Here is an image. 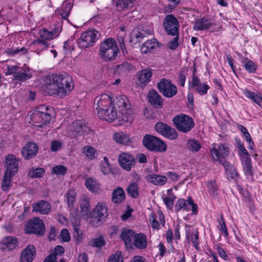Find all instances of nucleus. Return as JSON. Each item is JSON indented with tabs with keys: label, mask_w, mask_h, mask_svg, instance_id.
<instances>
[{
	"label": "nucleus",
	"mask_w": 262,
	"mask_h": 262,
	"mask_svg": "<svg viewBox=\"0 0 262 262\" xmlns=\"http://www.w3.org/2000/svg\"><path fill=\"white\" fill-rule=\"evenodd\" d=\"M112 103V99L108 95L102 94L97 96L94 99V104H97L96 109L97 111L98 115L101 111H104L111 106Z\"/></svg>",
	"instance_id": "nucleus-15"
},
{
	"label": "nucleus",
	"mask_w": 262,
	"mask_h": 262,
	"mask_svg": "<svg viewBox=\"0 0 262 262\" xmlns=\"http://www.w3.org/2000/svg\"><path fill=\"white\" fill-rule=\"evenodd\" d=\"M45 172L43 168H36L29 172V175L32 178H42Z\"/></svg>",
	"instance_id": "nucleus-56"
},
{
	"label": "nucleus",
	"mask_w": 262,
	"mask_h": 262,
	"mask_svg": "<svg viewBox=\"0 0 262 262\" xmlns=\"http://www.w3.org/2000/svg\"><path fill=\"white\" fill-rule=\"evenodd\" d=\"M45 90L50 95L64 97L73 89L72 78L66 74H52L45 79Z\"/></svg>",
	"instance_id": "nucleus-1"
},
{
	"label": "nucleus",
	"mask_w": 262,
	"mask_h": 262,
	"mask_svg": "<svg viewBox=\"0 0 262 262\" xmlns=\"http://www.w3.org/2000/svg\"><path fill=\"white\" fill-rule=\"evenodd\" d=\"M186 148L192 152H197L201 148V145L196 140H189L187 142Z\"/></svg>",
	"instance_id": "nucleus-46"
},
{
	"label": "nucleus",
	"mask_w": 262,
	"mask_h": 262,
	"mask_svg": "<svg viewBox=\"0 0 262 262\" xmlns=\"http://www.w3.org/2000/svg\"><path fill=\"white\" fill-rule=\"evenodd\" d=\"M191 87L195 88V90L200 95H204L207 93L210 86L205 83H201L200 78L196 76H192L191 80Z\"/></svg>",
	"instance_id": "nucleus-21"
},
{
	"label": "nucleus",
	"mask_w": 262,
	"mask_h": 262,
	"mask_svg": "<svg viewBox=\"0 0 262 262\" xmlns=\"http://www.w3.org/2000/svg\"><path fill=\"white\" fill-rule=\"evenodd\" d=\"M66 196L68 207L72 208L74 207V203L75 201V191L73 189H69L68 190Z\"/></svg>",
	"instance_id": "nucleus-48"
},
{
	"label": "nucleus",
	"mask_w": 262,
	"mask_h": 262,
	"mask_svg": "<svg viewBox=\"0 0 262 262\" xmlns=\"http://www.w3.org/2000/svg\"><path fill=\"white\" fill-rule=\"evenodd\" d=\"M189 206H191L192 214H196L198 213V206L197 204L194 203L191 197H189L187 200L183 199H179L174 205L175 212H178L181 209L189 211L190 210Z\"/></svg>",
	"instance_id": "nucleus-10"
},
{
	"label": "nucleus",
	"mask_w": 262,
	"mask_h": 262,
	"mask_svg": "<svg viewBox=\"0 0 262 262\" xmlns=\"http://www.w3.org/2000/svg\"><path fill=\"white\" fill-rule=\"evenodd\" d=\"M51 119V114H43L39 113H33L31 116L32 124L38 128H42L49 124Z\"/></svg>",
	"instance_id": "nucleus-13"
},
{
	"label": "nucleus",
	"mask_w": 262,
	"mask_h": 262,
	"mask_svg": "<svg viewBox=\"0 0 262 262\" xmlns=\"http://www.w3.org/2000/svg\"><path fill=\"white\" fill-rule=\"evenodd\" d=\"M19 68L17 66H7L6 68L7 72L6 74L8 75H15L16 73L19 71Z\"/></svg>",
	"instance_id": "nucleus-64"
},
{
	"label": "nucleus",
	"mask_w": 262,
	"mask_h": 262,
	"mask_svg": "<svg viewBox=\"0 0 262 262\" xmlns=\"http://www.w3.org/2000/svg\"><path fill=\"white\" fill-rule=\"evenodd\" d=\"M89 130V127L83 122L81 120H78L72 123L71 126V135L76 137L77 136L83 135L88 133Z\"/></svg>",
	"instance_id": "nucleus-19"
},
{
	"label": "nucleus",
	"mask_w": 262,
	"mask_h": 262,
	"mask_svg": "<svg viewBox=\"0 0 262 262\" xmlns=\"http://www.w3.org/2000/svg\"><path fill=\"white\" fill-rule=\"evenodd\" d=\"M100 119L111 122L115 120L117 116V110L115 106H111L104 111H101L98 115Z\"/></svg>",
	"instance_id": "nucleus-26"
},
{
	"label": "nucleus",
	"mask_w": 262,
	"mask_h": 262,
	"mask_svg": "<svg viewBox=\"0 0 262 262\" xmlns=\"http://www.w3.org/2000/svg\"><path fill=\"white\" fill-rule=\"evenodd\" d=\"M210 152L213 160L222 164L225 161L224 159L228 156L229 149L225 145L220 144L217 147L211 148Z\"/></svg>",
	"instance_id": "nucleus-14"
},
{
	"label": "nucleus",
	"mask_w": 262,
	"mask_h": 262,
	"mask_svg": "<svg viewBox=\"0 0 262 262\" xmlns=\"http://www.w3.org/2000/svg\"><path fill=\"white\" fill-rule=\"evenodd\" d=\"M53 111V107L42 104L37 106L34 113H39L40 114H51V113Z\"/></svg>",
	"instance_id": "nucleus-54"
},
{
	"label": "nucleus",
	"mask_w": 262,
	"mask_h": 262,
	"mask_svg": "<svg viewBox=\"0 0 262 262\" xmlns=\"http://www.w3.org/2000/svg\"><path fill=\"white\" fill-rule=\"evenodd\" d=\"M138 184L135 183H132L129 185L127 189L128 194L133 198H137L139 195Z\"/></svg>",
	"instance_id": "nucleus-47"
},
{
	"label": "nucleus",
	"mask_w": 262,
	"mask_h": 262,
	"mask_svg": "<svg viewBox=\"0 0 262 262\" xmlns=\"http://www.w3.org/2000/svg\"><path fill=\"white\" fill-rule=\"evenodd\" d=\"M148 101L156 108H161L163 104L162 97L155 90L150 91L148 94Z\"/></svg>",
	"instance_id": "nucleus-23"
},
{
	"label": "nucleus",
	"mask_w": 262,
	"mask_h": 262,
	"mask_svg": "<svg viewBox=\"0 0 262 262\" xmlns=\"http://www.w3.org/2000/svg\"><path fill=\"white\" fill-rule=\"evenodd\" d=\"M107 208L104 203H99L91 212V216L100 221L107 216Z\"/></svg>",
	"instance_id": "nucleus-16"
},
{
	"label": "nucleus",
	"mask_w": 262,
	"mask_h": 262,
	"mask_svg": "<svg viewBox=\"0 0 262 262\" xmlns=\"http://www.w3.org/2000/svg\"><path fill=\"white\" fill-rule=\"evenodd\" d=\"M158 47V42L155 38H152L151 40H147L142 44L141 51L144 53H152L154 52L155 50L157 49Z\"/></svg>",
	"instance_id": "nucleus-31"
},
{
	"label": "nucleus",
	"mask_w": 262,
	"mask_h": 262,
	"mask_svg": "<svg viewBox=\"0 0 262 262\" xmlns=\"http://www.w3.org/2000/svg\"><path fill=\"white\" fill-rule=\"evenodd\" d=\"M11 176L9 173L5 172L2 183V189L3 191H8L11 186Z\"/></svg>",
	"instance_id": "nucleus-51"
},
{
	"label": "nucleus",
	"mask_w": 262,
	"mask_h": 262,
	"mask_svg": "<svg viewBox=\"0 0 262 262\" xmlns=\"http://www.w3.org/2000/svg\"><path fill=\"white\" fill-rule=\"evenodd\" d=\"M244 95L247 98L251 99L258 105H261L262 97H260L258 94H255L248 90H246L244 92Z\"/></svg>",
	"instance_id": "nucleus-42"
},
{
	"label": "nucleus",
	"mask_w": 262,
	"mask_h": 262,
	"mask_svg": "<svg viewBox=\"0 0 262 262\" xmlns=\"http://www.w3.org/2000/svg\"><path fill=\"white\" fill-rule=\"evenodd\" d=\"M218 229L225 237H228L229 233L224 219L222 215H221V219L219 220V226H218Z\"/></svg>",
	"instance_id": "nucleus-55"
},
{
	"label": "nucleus",
	"mask_w": 262,
	"mask_h": 262,
	"mask_svg": "<svg viewBox=\"0 0 262 262\" xmlns=\"http://www.w3.org/2000/svg\"><path fill=\"white\" fill-rule=\"evenodd\" d=\"M145 178L147 182L154 185L159 186L164 185L167 181L166 176L154 173H150L147 174Z\"/></svg>",
	"instance_id": "nucleus-20"
},
{
	"label": "nucleus",
	"mask_w": 262,
	"mask_h": 262,
	"mask_svg": "<svg viewBox=\"0 0 262 262\" xmlns=\"http://www.w3.org/2000/svg\"><path fill=\"white\" fill-rule=\"evenodd\" d=\"M244 64L245 69L250 73H253L257 69V65L252 60L248 58H244L242 60Z\"/></svg>",
	"instance_id": "nucleus-41"
},
{
	"label": "nucleus",
	"mask_w": 262,
	"mask_h": 262,
	"mask_svg": "<svg viewBox=\"0 0 262 262\" xmlns=\"http://www.w3.org/2000/svg\"><path fill=\"white\" fill-rule=\"evenodd\" d=\"M240 158L245 174L246 176H249L252 177L253 176V173L252 170V165L250 155L248 153L244 155H241Z\"/></svg>",
	"instance_id": "nucleus-27"
},
{
	"label": "nucleus",
	"mask_w": 262,
	"mask_h": 262,
	"mask_svg": "<svg viewBox=\"0 0 262 262\" xmlns=\"http://www.w3.org/2000/svg\"><path fill=\"white\" fill-rule=\"evenodd\" d=\"M3 244L9 250L14 249L17 243V239L14 237H6L3 239Z\"/></svg>",
	"instance_id": "nucleus-43"
},
{
	"label": "nucleus",
	"mask_w": 262,
	"mask_h": 262,
	"mask_svg": "<svg viewBox=\"0 0 262 262\" xmlns=\"http://www.w3.org/2000/svg\"><path fill=\"white\" fill-rule=\"evenodd\" d=\"M119 163L122 168L129 171L135 164L134 158L129 154L122 153L118 157Z\"/></svg>",
	"instance_id": "nucleus-24"
},
{
	"label": "nucleus",
	"mask_w": 262,
	"mask_h": 262,
	"mask_svg": "<svg viewBox=\"0 0 262 262\" xmlns=\"http://www.w3.org/2000/svg\"><path fill=\"white\" fill-rule=\"evenodd\" d=\"M131 68L130 65L127 62H123V63L118 65L116 67L117 71L122 73L128 72Z\"/></svg>",
	"instance_id": "nucleus-61"
},
{
	"label": "nucleus",
	"mask_w": 262,
	"mask_h": 262,
	"mask_svg": "<svg viewBox=\"0 0 262 262\" xmlns=\"http://www.w3.org/2000/svg\"><path fill=\"white\" fill-rule=\"evenodd\" d=\"M209 193L211 196H216L218 194L219 186L216 181L214 180L209 181L207 184Z\"/></svg>",
	"instance_id": "nucleus-44"
},
{
	"label": "nucleus",
	"mask_w": 262,
	"mask_h": 262,
	"mask_svg": "<svg viewBox=\"0 0 262 262\" xmlns=\"http://www.w3.org/2000/svg\"><path fill=\"white\" fill-rule=\"evenodd\" d=\"M237 128L243 133L244 137L247 141H250L251 137L247 129L243 125H237Z\"/></svg>",
	"instance_id": "nucleus-62"
},
{
	"label": "nucleus",
	"mask_w": 262,
	"mask_h": 262,
	"mask_svg": "<svg viewBox=\"0 0 262 262\" xmlns=\"http://www.w3.org/2000/svg\"><path fill=\"white\" fill-rule=\"evenodd\" d=\"M36 250L34 246L29 245L23 251L20 256L21 262H32L35 257Z\"/></svg>",
	"instance_id": "nucleus-25"
},
{
	"label": "nucleus",
	"mask_w": 262,
	"mask_h": 262,
	"mask_svg": "<svg viewBox=\"0 0 262 262\" xmlns=\"http://www.w3.org/2000/svg\"><path fill=\"white\" fill-rule=\"evenodd\" d=\"M125 198V195L124 190L121 187H117L113 191L112 201L116 204L122 203Z\"/></svg>",
	"instance_id": "nucleus-36"
},
{
	"label": "nucleus",
	"mask_w": 262,
	"mask_h": 262,
	"mask_svg": "<svg viewBox=\"0 0 262 262\" xmlns=\"http://www.w3.org/2000/svg\"><path fill=\"white\" fill-rule=\"evenodd\" d=\"M74 232H73V238L76 241L77 244H79L81 242H82L83 237H82V232L81 230L79 229L78 227L75 225L73 227Z\"/></svg>",
	"instance_id": "nucleus-57"
},
{
	"label": "nucleus",
	"mask_w": 262,
	"mask_h": 262,
	"mask_svg": "<svg viewBox=\"0 0 262 262\" xmlns=\"http://www.w3.org/2000/svg\"><path fill=\"white\" fill-rule=\"evenodd\" d=\"M80 213L83 216H85L86 218L91 216V206L90 201L85 196L82 198L80 203Z\"/></svg>",
	"instance_id": "nucleus-32"
},
{
	"label": "nucleus",
	"mask_w": 262,
	"mask_h": 262,
	"mask_svg": "<svg viewBox=\"0 0 262 262\" xmlns=\"http://www.w3.org/2000/svg\"><path fill=\"white\" fill-rule=\"evenodd\" d=\"M158 88L161 93L167 98H171L177 93V86L171 83V80L162 78L157 84Z\"/></svg>",
	"instance_id": "nucleus-7"
},
{
	"label": "nucleus",
	"mask_w": 262,
	"mask_h": 262,
	"mask_svg": "<svg viewBox=\"0 0 262 262\" xmlns=\"http://www.w3.org/2000/svg\"><path fill=\"white\" fill-rule=\"evenodd\" d=\"M6 52L10 55H15L20 52L25 54L27 52V49L24 48L21 49L8 48L6 50Z\"/></svg>",
	"instance_id": "nucleus-58"
},
{
	"label": "nucleus",
	"mask_w": 262,
	"mask_h": 262,
	"mask_svg": "<svg viewBox=\"0 0 262 262\" xmlns=\"http://www.w3.org/2000/svg\"><path fill=\"white\" fill-rule=\"evenodd\" d=\"M113 138L115 141L121 144L126 145L130 142L129 137L123 133H116Z\"/></svg>",
	"instance_id": "nucleus-38"
},
{
	"label": "nucleus",
	"mask_w": 262,
	"mask_h": 262,
	"mask_svg": "<svg viewBox=\"0 0 262 262\" xmlns=\"http://www.w3.org/2000/svg\"><path fill=\"white\" fill-rule=\"evenodd\" d=\"M39 37L37 38L39 40L42 39L43 40H52L53 38L51 34L50 33V31L48 30L46 28H43L40 30L39 32Z\"/></svg>",
	"instance_id": "nucleus-53"
},
{
	"label": "nucleus",
	"mask_w": 262,
	"mask_h": 262,
	"mask_svg": "<svg viewBox=\"0 0 262 262\" xmlns=\"http://www.w3.org/2000/svg\"><path fill=\"white\" fill-rule=\"evenodd\" d=\"M100 37L99 31L91 29L81 34L78 40V47L81 49H86L93 46Z\"/></svg>",
	"instance_id": "nucleus-4"
},
{
	"label": "nucleus",
	"mask_w": 262,
	"mask_h": 262,
	"mask_svg": "<svg viewBox=\"0 0 262 262\" xmlns=\"http://www.w3.org/2000/svg\"><path fill=\"white\" fill-rule=\"evenodd\" d=\"M53 172L57 175H64L67 171V168L61 165L54 167L52 169Z\"/></svg>",
	"instance_id": "nucleus-60"
},
{
	"label": "nucleus",
	"mask_w": 262,
	"mask_h": 262,
	"mask_svg": "<svg viewBox=\"0 0 262 262\" xmlns=\"http://www.w3.org/2000/svg\"><path fill=\"white\" fill-rule=\"evenodd\" d=\"M119 51L116 41L112 38L105 39L100 45L99 56L105 61L114 60Z\"/></svg>",
	"instance_id": "nucleus-2"
},
{
	"label": "nucleus",
	"mask_w": 262,
	"mask_h": 262,
	"mask_svg": "<svg viewBox=\"0 0 262 262\" xmlns=\"http://www.w3.org/2000/svg\"><path fill=\"white\" fill-rule=\"evenodd\" d=\"M38 150V147L36 144L29 142L23 147L21 155L25 159L29 160L36 156Z\"/></svg>",
	"instance_id": "nucleus-22"
},
{
	"label": "nucleus",
	"mask_w": 262,
	"mask_h": 262,
	"mask_svg": "<svg viewBox=\"0 0 262 262\" xmlns=\"http://www.w3.org/2000/svg\"><path fill=\"white\" fill-rule=\"evenodd\" d=\"M143 145L149 150L158 152L166 151V144L160 139L151 135H146L143 139Z\"/></svg>",
	"instance_id": "nucleus-5"
},
{
	"label": "nucleus",
	"mask_w": 262,
	"mask_h": 262,
	"mask_svg": "<svg viewBox=\"0 0 262 262\" xmlns=\"http://www.w3.org/2000/svg\"><path fill=\"white\" fill-rule=\"evenodd\" d=\"M85 185L89 191L93 192H97L100 189L99 184L92 178H89L85 180Z\"/></svg>",
	"instance_id": "nucleus-39"
},
{
	"label": "nucleus",
	"mask_w": 262,
	"mask_h": 262,
	"mask_svg": "<svg viewBox=\"0 0 262 262\" xmlns=\"http://www.w3.org/2000/svg\"><path fill=\"white\" fill-rule=\"evenodd\" d=\"M6 164L7 169L5 172L14 176L18 171V160L13 155H8L6 157Z\"/></svg>",
	"instance_id": "nucleus-17"
},
{
	"label": "nucleus",
	"mask_w": 262,
	"mask_h": 262,
	"mask_svg": "<svg viewBox=\"0 0 262 262\" xmlns=\"http://www.w3.org/2000/svg\"><path fill=\"white\" fill-rule=\"evenodd\" d=\"M134 232L133 230L123 229L121 232L120 237L125 244H130L132 239L134 237Z\"/></svg>",
	"instance_id": "nucleus-40"
},
{
	"label": "nucleus",
	"mask_w": 262,
	"mask_h": 262,
	"mask_svg": "<svg viewBox=\"0 0 262 262\" xmlns=\"http://www.w3.org/2000/svg\"><path fill=\"white\" fill-rule=\"evenodd\" d=\"M105 244L103 236L100 235L97 238H93L89 243V245L93 247L100 248Z\"/></svg>",
	"instance_id": "nucleus-52"
},
{
	"label": "nucleus",
	"mask_w": 262,
	"mask_h": 262,
	"mask_svg": "<svg viewBox=\"0 0 262 262\" xmlns=\"http://www.w3.org/2000/svg\"><path fill=\"white\" fill-rule=\"evenodd\" d=\"M149 220L152 228L154 229H158L159 224L156 220V216L155 214L151 213L149 215Z\"/></svg>",
	"instance_id": "nucleus-63"
},
{
	"label": "nucleus",
	"mask_w": 262,
	"mask_h": 262,
	"mask_svg": "<svg viewBox=\"0 0 262 262\" xmlns=\"http://www.w3.org/2000/svg\"><path fill=\"white\" fill-rule=\"evenodd\" d=\"M33 211L38 212L41 214H48L51 211L50 204L45 201H41L33 205Z\"/></svg>",
	"instance_id": "nucleus-29"
},
{
	"label": "nucleus",
	"mask_w": 262,
	"mask_h": 262,
	"mask_svg": "<svg viewBox=\"0 0 262 262\" xmlns=\"http://www.w3.org/2000/svg\"><path fill=\"white\" fill-rule=\"evenodd\" d=\"M222 165L225 169L228 180H235L238 177V174L236 171L235 168L229 162L224 161V162L222 163Z\"/></svg>",
	"instance_id": "nucleus-34"
},
{
	"label": "nucleus",
	"mask_w": 262,
	"mask_h": 262,
	"mask_svg": "<svg viewBox=\"0 0 262 262\" xmlns=\"http://www.w3.org/2000/svg\"><path fill=\"white\" fill-rule=\"evenodd\" d=\"M186 238L188 244L191 242L193 246L196 250L199 249L200 244L199 238V232L196 230L195 232H191L190 229L186 230Z\"/></svg>",
	"instance_id": "nucleus-30"
},
{
	"label": "nucleus",
	"mask_w": 262,
	"mask_h": 262,
	"mask_svg": "<svg viewBox=\"0 0 262 262\" xmlns=\"http://www.w3.org/2000/svg\"><path fill=\"white\" fill-rule=\"evenodd\" d=\"M72 9V6L70 3L63 4L62 8L58 10V13L62 18L67 19L69 16Z\"/></svg>",
	"instance_id": "nucleus-45"
},
{
	"label": "nucleus",
	"mask_w": 262,
	"mask_h": 262,
	"mask_svg": "<svg viewBox=\"0 0 262 262\" xmlns=\"http://www.w3.org/2000/svg\"><path fill=\"white\" fill-rule=\"evenodd\" d=\"M163 27L168 35L171 36L178 35L179 23L176 17L172 14H168L166 16L163 23Z\"/></svg>",
	"instance_id": "nucleus-9"
},
{
	"label": "nucleus",
	"mask_w": 262,
	"mask_h": 262,
	"mask_svg": "<svg viewBox=\"0 0 262 262\" xmlns=\"http://www.w3.org/2000/svg\"><path fill=\"white\" fill-rule=\"evenodd\" d=\"M134 245L138 249H144L147 246L146 236L143 233L135 234L134 236Z\"/></svg>",
	"instance_id": "nucleus-33"
},
{
	"label": "nucleus",
	"mask_w": 262,
	"mask_h": 262,
	"mask_svg": "<svg viewBox=\"0 0 262 262\" xmlns=\"http://www.w3.org/2000/svg\"><path fill=\"white\" fill-rule=\"evenodd\" d=\"M32 77V74L29 70H19L15 75L13 76L14 80H18L20 82H24Z\"/></svg>",
	"instance_id": "nucleus-37"
},
{
	"label": "nucleus",
	"mask_w": 262,
	"mask_h": 262,
	"mask_svg": "<svg viewBox=\"0 0 262 262\" xmlns=\"http://www.w3.org/2000/svg\"><path fill=\"white\" fill-rule=\"evenodd\" d=\"M135 0H114L115 6L118 11H122L127 8L130 4Z\"/></svg>",
	"instance_id": "nucleus-49"
},
{
	"label": "nucleus",
	"mask_w": 262,
	"mask_h": 262,
	"mask_svg": "<svg viewBox=\"0 0 262 262\" xmlns=\"http://www.w3.org/2000/svg\"><path fill=\"white\" fill-rule=\"evenodd\" d=\"M25 231L27 233L42 235L45 232V224L41 220L34 217L26 225Z\"/></svg>",
	"instance_id": "nucleus-8"
},
{
	"label": "nucleus",
	"mask_w": 262,
	"mask_h": 262,
	"mask_svg": "<svg viewBox=\"0 0 262 262\" xmlns=\"http://www.w3.org/2000/svg\"><path fill=\"white\" fill-rule=\"evenodd\" d=\"M50 44L48 41L38 39L34 40L30 45L32 51L37 54H39L42 51L47 50Z\"/></svg>",
	"instance_id": "nucleus-28"
},
{
	"label": "nucleus",
	"mask_w": 262,
	"mask_h": 262,
	"mask_svg": "<svg viewBox=\"0 0 262 262\" xmlns=\"http://www.w3.org/2000/svg\"><path fill=\"white\" fill-rule=\"evenodd\" d=\"M155 128L158 133L170 140H174L178 137L174 128L162 122L157 123Z\"/></svg>",
	"instance_id": "nucleus-12"
},
{
	"label": "nucleus",
	"mask_w": 262,
	"mask_h": 262,
	"mask_svg": "<svg viewBox=\"0 0 262 262\" xmlns=\"http://www.w3.org/2000/svg\"><path fill=\"white\" fill-rule=\"evenodd\" d=\"M151 34V30L147 27L138 26L134 28L130 34V42L137 44L140 42L147 36Z\"/></svg>",
	"instance_id": "nucleus-11"
},
{
	"label": "nucleus",
	"mask_w": 262,
	"mask_h": 262,
	"mask_svg": "<svg viewBox=\"0 0 262 262\" xmlns=\"http://www.w3.org/2000/svg\"><path fill=\"white\" fill-rule=\"evenodd\" d=\"M215 24L206 17H203L195 20L193 28L196 31H203L212 29Z\"/></svg>",
	"instance_id": "nucleus-18"
},
{
	"label": "nucleus",
	"mask_w": 262,
	"mask_h": 262,
	"mask_svg": "<svg viewBox=\"0 0 262 262\" xmlns=\"http://www.w3.org/2000/svg\"><path fill=\"white\" fill-rule=\"evenodd\" d=\"M85 156L90 160L96 158L97 156L96 150L91 146H85L83 148Z\"/></svg>",
	"instance_id": "nucleus-50"
},
{
	"label": "nucleus",
	"mask_w": 262,
	"mask_h": 262,
	"mask_svg": "<svg viewBox=\"0 0 262 262\" xmlns=\"http://www.w3.org/2000/svg\"><path fill=\"white\" fill-rule=\"evenodd\" d=\"M114 103L118 106L119 112L122 116V119L124 121L130 122L132 120L133 110L128 98L124 95L119 96L114 100Z\"/></svg>",
	"instance_id": "nucleus-3"
},
{
	"label": "nucleus",
	"mask_w": 262,
	"mask_h": 262,
	"mask_svg": "<svg viewBox=\"0 0 262 262\" xmlns=\"http://www.w3.org/2000/svg\"><path fill=\"white\" fill-rule=\"evenodd\" d=\"M151 76V70L150 69H144L140 72L138 80L142 86H144L150 81Z\"/></svg>",
	"instance_id": "nucleus-35"
},
{
	"label": "nucleus",
	"mask_w": 262,
	"mask_h": 262,
	"mask_svg": "<svg viewBox=\"0 0 262 262\" xmlns=\"http://www.w3.org/2000/svg\"><path fill=\"white\" fill-rule=\"evenodd\" d=\"M123 258L120 251H117L115 254L112 255L108 262H123Z\"/></svg>",
	"instance_id": "nucleus-59"
},
{
	"label": "nucleus",
	"mask_w": 262,
	"mask_h": 262,
	"mask_svg": "<svg viewBox=\"0 0 262 262\" xmlns=\"http://www.w3.org/2000/svg\"><path fill=\"white\" fill-rule=\"evenodd\" d=\"M172 122L177 129L183 133L190 132L194 126L193 119L184 114L176 116L172 119Z\"/></svg>",
	"instance_id": "nucleus-6"
}]
</instances>
